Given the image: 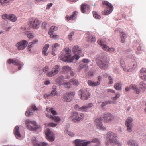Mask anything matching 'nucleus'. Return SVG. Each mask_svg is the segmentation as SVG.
I'll return each instance as SVG.
<instances>
[{
  "label": "nucleus",
  "mask_w": 146,
  "mask_h": 146,
  "mask_svg": "<svg viewBox=\"0 0 146 146\" xmlns=\"http://www.w3.org/2000/svg\"><path fill=\"white\" fill-rule=\"evenodd\" d=\"M114 117L109 113L102 114L100 118H97L95 120L94 122L97 128L100 130H105V128L103 125L101 120H103L105 123H108L112 121Z\"/></svg>",
  "instance_id": "obj_1"
},
{
  "label": "nucleus",
  "mask_w": 146,
  "mask_h": 146,
  "mask_svg": "<svg viewBox=\"0 0 146 146\" xmlns=\"http://www.w3.org/2000/svg\"><path fill=\"white\" fill-rule=\"evenodd\" d=\"M74 143L75 146H99L100 144V141L97 138H94L91 141H87L77 139L74 141Z\"/></svg>",
  "instance_id": "obj_2"
},
{
  "label": "nucleus",
  "mask_w": 146,
  "mask_h": 146,
  "mask_svg": "<svg viewBox=\"0 0 146 146\" xmlns=\"http://www.w3.org/2000/svg\"><path fill=\"white\" fill-rule=\"evenodd\" d=\"M118 135L111 132H109L107 134L106 140L105 141L107 145H110L114 146L118 143Z\"/></svg>",
  "instance_id": "obj_3"
},
{
  "label": "nucleus",
  "mask_w": 146,
  "mask_h": 146,
  "mask_svg": "<svg viewBox=\"0 0 146 146\" xmlns=\"http://www.w3.org/2000/svg\"><path fill=\"white\" fill-rule=\"evenodd\" d=\"M106 57L104 55H100L96 59V62L98 65L102 69H105L108 67Z\"/></svg>",
  "instance_id": "obj_4"
},
{
  "label": "nucleus",
  "mask_w": 146,
  "mask_h": 146,
  "mask_svg": "<svg viewBox=\"0 0 146 146\" xmlns=\"http://www.w3.org/2000/svg\"><path fill=\"white\" fill-rule=\"evenodd\" d=\"M73 52L75 54L74 56L70 58V62H73V60L75 59L78 60L80 58V56H83L84 55V53H82L81 48L77 46L76 45L74 46L72 49Z\"/></svg>",
  "instance_id": "obj_5"
},
{
  "label": "nucleus",
  "mask_w": 146,
  "mask_h": 146,
  "mask_svg": "<svg viewBox=\"0 0 146 146\" xmlns=\"http://www.w3.org/2000/svg\"><path fill=\"white\" fill-rule=\"evenodd\" d=\"M103 4L105 5L106 7L104 10L102 12V14L107 15L111 13L113 9L112 4L107 1H103Z\"/></svg>",
  "instance_id": "obj_6"
},
{
  "label": "nucleus",
  "mask_w": 146,
  "mask_h": 146,
  "mask_svg": "<svg viewBox=\"0 0 146 146\" xmlns=\"http://www.w3.org/2000/svg\"><path fill=\"white\" fill-rule=\"evenodd\" d=\"M25 124L27 128L31 131H35L39 128L37 126L36 123L34 121L27 119L25 121Z\"/></svg>",
  "instance_id": "obj_7"
},
{
  "label": "nucleus",
  "mask_w": 146,
  "mask_h": 146,
  "mask_svg": "<svg viewBox=\"0 0 146 146\" xmlns=\"http://www.w3.org/2000/svg\"><path fill=\"white\" fill-rule=\"evenodd\" d=\"M98 43L104 50L109 52H112L115 50L114 48L112 47L110 48L107 45H105V42L102 40L99 39L98 40Z\"/></svg>",
  "instance_id": "obj_8"
},
{
  "label": "nucleus",
  "mask_w": 146,
  "mask_h": 146,
  "mask_svg": "<svg viewBox=\"0 0 146 146\" xmlns=\"http://www.w3.org/2000/svg\"><path fill=\"white\" fill-rule=\"evenodd\" d=\"M78 94L81 95V98L83 100H85L89 98L90 94L86 89L80 90L79 91Z\"/></svg>",
  "instance_id": "obj_9"
},
{
  "label": "nucleus",
  "mask_w": 146,
  "mask_h": 146,
  "mask_svg": "<svg viewBox=\"0 0 146 146\" xmlns=\"http://www.w3.org/2000/svg\"><path fill=\"white\" fill-rule=\"evenodd\" d=\"M60 68L59 66L56 65L52 68V70L48 72L46 74L47 76L50 77H52L56 75L60 71Z\"/></svg>",
  "instance_id": "obj_10"
},
{
  "label": "nucleus",
  "mask_w": 146,
  "mask_h": 146,
  "mask_svg": "<svg viewBox=\"0 0 146 146\" xmlns=\"http://www.w3.org/2000/svg\"><path fill=\"white\" fill-rule=\"evenodd\" d=\"M7 62L9 64L12 63L14 65L17 66L19 70H20L21 66L23 65V63L19 61L17 59H10L8 60Z\"/></svg>",
  "instance_id": "obj_11"
},
{
  "label": "nucleus",
  "mask_w": 146,
  "mask_h": 146,
  "mask_svg": "<svg viewBox=\"0 0 146 146\" xmlns=\"http://www.w3.org/2000/svg\"><path fill=\"white\" fill-rule=\"evenodd\" d=\"M28 43V42L27 41L23 40L17 43L16 44V46L19 50H22L25 48Z\"/></svg>",
  "instance_id": "obj_12"
},
{
  "label": "nucleus",
  "mask_w": 146,
  "mask_h": 146,
  "mask_svg": "<svg viewBox=\"0 0 146 146\" xmlns=\"http://www.w3.org/2000/svg\"><path fill=\"white\" fill-rule=\"evenodd\" d=\"M74 95V93L72 92H69L64 94L63 95V98L65 102H70L72 100Z\"/></svg>",
  "instance_id": "obj_13"
},
{
  "label": "nucleus",
  "mask_w": 146,
  "mask_h": 146,
  "mask_svg": "<svg viewBox=\"0 0 146 146\" xmlns=\"http://www.w3.org/2000/svg\"><path fill=\"white\" fill-rule=\"evenodd\" d=\"M40 21L37 19H33L30 22V26L33 28H38L40 24Z\"/></svg>",
  "instance_id": "obj_14"
},
{
  "label": "nucleus",
  "mask_w": 146,
  "mask_h": 146,
  "mask_svg": "<svg viewBox=\"0 0 146 146\" xmlns=\"http://www.w3.org/2000/svg\"><path fill=\"white\" fill-rule=\"evenodd\" d=\"M45 135L46 139L49 141L52 142L55 140L54 134L51 133V131L49 129H47L45 131Z\"/></svg>",
  "instance_id": "obj_15"
},
{
  "label": "nucleus",
  "mask_w": 146,
  "mask_h": 146,
  "mask_svg": "<svg viewBox=\"0 0 146 146\" xmlns=\"http://www.w3.org/2000/svg\"><path fill=\"white\" fill-rule=\"evenodd\" d=\"M2 17L4 19H7L13 22H15L17 19L15 16L13 14H5L3 15Z\"/></svg>",
  "instance_id": "obj_16"
},
{
  "label": "nucleus",
  "mask_w": 146,
  "mask_h": 146,
  "mask_svg": "<svg viewBox=\"0 0 146 146\" xmlns=\"http://www.w3.org/2000/svg\"><path fill=\"white\" fill-rule=\"evenodd\" d=\"M70 119L74 122H78L81 121V119L80 118L77 112L74 111L73 112L70 117Z\"/></svg>",
  "instance_id": "obj_17"
},
{
  "label": "nucleus",
  "mask_w": 146,
  "mask_h": 146,
  "mask_svg": "<svg viewBox=\"0 0 146 146\" xmlns=\"http://www.w3.org/2000/svg\"><path fill=\"white\" fill-rule=\"evenodd\" d=\"M31 107L34 110L33 111L32 108H29L27 110L25 113V115L26 116L28 117L29 116L32 115L33 114V112L34 111L38 110V109L37 108L36 106L35 105H32Z\"/></svg>",
  "instance_id": "obj_18"
},
{
  "label": "nucleus",
  "mask_w": 146,
  "mask_h": 146,
  "mask_svg": "<svg viewBox=\"0 0 146 146\" xmlns=\"http://www.w3.org/2000/svg\"><path fill=\"white\" fill-rule=\"evenodd\" d=\"M59 58L61 60L66 62L69 61L70 59V57L66 54L62 53L60 54L59 56Z\"/></svg>",
  "instance_id": "obj_19"
},
{
  "label": "nucleus",
  "mask_w": 146,
  "mask_h": 146,
  "mask_svg": "<svg viewBox=\"0 0 146 146\" xmlns=\"http://www.w3.org/2000/svg\"><path fill=\"white\" fill-rule=\"evenodd\" d=\"M87 41L89 43L94 42L96 41V39L95 36L93 35L88 33L86 37Z\"/></svg>",
  "instance_id": "obj_20"
},
{
  "label": "nucleus",
  "mask_w": 146,
  "mask_h": 146,
  "mask_svg": "<svg viewBox=\"0 0 146 146\" xmlns=\"http://www.w3.org/2000/svg\"><path fill=\"white\" fill-rule=\"evenodd\" d=\"M140 78L142 80H146V69L142 68L140 71Z\"/></svg>",
  "instance_id": "obj_21"
},
{
  "label": "nucleus",
  "mask_w": 146,
  "mask_h": 146,
  "mask_svg": "<svg viewBox=\"0 0 146 146\" xmlns=\"http://www.w3.org/2000/svg\"><path fill=\"white\" fill-rule=\"evenodd\" d=\"M93 106V104L90 103L87 105H84L80 107V111L83 112H86L89 109Z\"/></svg>",
  "instance_id": "obj_22"
},
{
  "label": "nucleus",
  "mask_w": 146,
  "mask_h": 146,
  "mask_svg": "<svg viewBox=\"0 0 146 146\" xmlns=\"http://www.w3.org/2000/svg\"><path fill=\"white\" fill-rule=\"evenodd\" d=\"M19 130V128L18 126H16L15 127L14 130L15 135L16 138L18 139H19V138L21 137Z\"/></svg>",
  "instance_id": "obj_23"
},
{
  "label": "nucleus",
  "mask_w": 146,
  "mask_h": 146,
  "mask_svg": "<svg viewBox=\"0 0 146 146\" xmlns=\"http://www.w3.org/2000/svg\"><path fill=\"white\" fill-rule=\"evenodd\" d=\"M119 31L120 33V36L121 38V41L122 43H123L125 42L126 37V34L121 30H119Z\"/></svg>",
  "instance_id": "obj_24"
},
{
  "label": "nucleus",
  "mask_w": 146,
  "mask_h": 146,
  "mask_svg": "<svg viewBox=\"0 0 146 146\" xmlns=\"http://www.w3.org/2000/svg\"><path fill=\"white\" fill-rule=\"evenodd\" d=\"M81 7V11L83 13H84L86 11L88 10L90 8L89 6L86 4H82Z\"/></svg>",
  "instance_id": "obj_25"
},
{
  "label": "nucleus",
  "mask_w": 146,
  "mask_h": 146,
  "mask_svg": "<svg viewBox=\"0 0 146 146\" xmlns=\"http://www.w3.org/2000/svg\"><path fill=\"white\" fill-rule=\"evenodd\" d=\"M71 68L68 66H63L61 69V71L62 73H67L71 70Z\"/></svg>",
  "instance_id": "obj_26"
},
{
  "label": "nucleus",
  "mask_w": 146,
  "mask_h": 146,
  "mask_svg": "<svg viewBox=\"0 0 146 146\" xmlns=\"http://www.w3.org/2000/svg\"><path fill=\"white\" fill-rule=\"evenodd\" d=\"M49 47V45L48 44H46L43 48L42 53L44 56H47L48 54V52L47 51Z\"/></svg>",
  "instance_id": "obj_27"
},
{
  "label": "nucleus",
  "mask_w": 146,
  "mask_h": 146,
  "mask_svg": "<svg viewBox=\"0 0 146 146\" xmlns=\"http://www.w3.org/2000/svg\"><path fill=\"white\" fill-rule=\"evenodd\" d=\"M87 83L89 86L92 87L99 85L100 84V82L99 81L94 82L91 80H88Z\"/></svg>",
  "instance_id": "obj_28"
},
{
  "label": "nucleus",
  "mask_w": 146,
  "mask_h": 146,
  "mask_svg": "<svg viewBox=\"0 0 146 146\" xmlns=\"http://www.w3.org/2000/svg\"><path fill=\"white\" fill-rule=\"evenodd\" d=\"M127 143L129 146H138L137 143L133 140L127 141Z\"/></svg>",
  "instance_id": "obj_29"
},
{
  "label": "nucleus",
  "mask_w": 146,
  "mask_h": 146,
  "mask_svg": "<svg viewBox=\"0 0 146 146\" xmlns=\"http://www.w3.org/2000/svg\"><path fill=\"white\" fill-rule=\"evenodd\" d=\"M130 88L131 89H133L135 92L136 94H139L140 92L139 90L138 89L137 86L134 84H132L130 85Z\"/></svg>",
  "instance_id": "obj_30"
},
{
  "label": "nucleus",
  "mask_w": 146,
  "mask_h": 146,
  "mask_svg": "<svg viewBox=\"0 0 146 146\" xmlns=\"http://www.w3.org/2000/svg\"><path fill=\"white\" fill-rule=\"evenodd\" d=\"M56 87L55 86H53L52 87L53 90L50 93V97H53L56 94L57 91L56 90Z\"/></svg>",
  "instance_id": "obj_31"
},
{
  "label": "nucleus",
  "mask_w": 146,
  "mask_h": 146,
  "mask_svg": "<svg viewBox=\"0 0 146 146\" xmlns=\"http://www.w3.org/2000/svg\"><path fill=\"white\" fill-rule=\"evenodd\" d=\"M76 16V11H74L73 13L70 16L67 15L66 16V19L68 21L73 19L74 17Z\"/></svg>",
  "instance_id": "obj_32"
},
{
  "label": "nucleus",
  "mask_w": 146,
  "mask_h": 146,
  "mask_svg": "<svg viewBox=\"0 0 146 146\" xmlns=\"http://www.w3.org/2000/svg\"><path fill=\"white\" fill-rule=\"evenodd\" d=\"M46 110L48 112H51L52 114L54 115H56L57 114L56 111L53 110L52 108H46Z\"/></svg>",
  "instance_id": "obj_33"
},
{
  "label": "nucleus",
  "mask_w": 146,
  "mask_h": 146,
  "mask_svg": "<svg viewBox=\"0 0 146 146\" xmlns=\"http://www.w3.org/2000/svg\"><path fill=\"white\" fill-rule=\"evenodd\" d=\"M133 121L132 118L131 117H129L126 120L125 125H132V122Z\"/></svg>",
  "instance_id": "obj_34"
},
{
  "label": "nucleus",
  "mask_w": 146,
  "mask_h": 146,
  "mask_svg": "<svg viewBox=\"0 0 146 146\" xmlns=\"http://www.w3.org/2000/svg\"><path fill=\"white\" fill-rule=\"evenodd\" d=\"M145 82L143 81L140 82L139 85V86L140 88L144 90L146 88V84Z\"/></svg>",
  "instance_id": "obj_35"
},
{
  "label": "nucleus",
  "mask_w": 146,
  "mask_h": 146,
  "mask_svg": "<svg viewBox=\"0 0 146 146\" xmlns=\"http://www.w3.org/2000/svg\"><path fill=\"white\" fill-rule=\"evenodd\" d=\"M60 44L57 43H55L54 45L52 46V50L53 51H56L59 47Z\"/></svg>",
  "instance_id": "obj_36"
},
{
  "label": "nucleus",
  "mask_w": 146,
  "mask_h": 146,
  "mask_svg": "<svg viewBox=\"0 0 146 146\" xmlns=\"http://www.w3.org/2000/svg\"><path fill=\"white\" fill-rule=\"evenodd\" d=\"M58 27H57L55 26H52L50 29L49 31L48 32V33H52L53 32L56 31Z\"/></svg>",
  "instance_id": "obj_37"
},
{
  "label": "nucleus",
  "mask_w": 146,
  "mask_h": 146,
  "mask_svg": "<svg viewBox=\"0 0 146 146\" xmlns=\"http://www.w3.org/2000/svg\"><path fill=\"white\" fill-rule=\"evenodd\" d=\"M64 51L65 52V54L68 55V56L70 57L71 55V50L68 48H66L64 49Z\"/></svg>",
  "instance_id": "obj_38"
},
{
  "label": "nucleus",
  "mask_w": 146,
  "mask_h": 146,
  "mask_svg": "<svg viewBox=\"0 0 146 146\" xmlns=\"http://www.w3.org/2000/svg\"><path fill=\"white\" fill-rule=\"evenodd\" d=\"M32 140L33 144L34 145H37L38 146H40V143H39L38 141L36 139V138L33 137L32 138Z\"/></svg>",
  "instance_id": "obj_39"
},
{
  "label": "nucleus",
  "mask_w": 146,
  "mask_h": 146,
  "mask_svg": "<svg viewBox=\"0 0 146 146\" xmlns=\"http://www.w3.org/2000/svg\"><path fill=\"white\" fill-rule=\"evenodd\" d=\"M26 34L27 37L29 39H33L34 37V35L31 32H27Z\"/></svg>",
  "instance_id": "obj_40"
},
{
  "label": "nucleus",
  "mask_w": 146,
  "mask_h": 146,
  "mask_svg": "<svg viewBox=\"0 0 146 146\" xmlns=\"http://www.w3.org/2000/svg\"><path fill=\"white\" fill-rule=\"evenodd\" d=\"M70 82L73 85L75 86H77L79 84L78 81L76 79H71Z\"/></svg>",
  "instance_id": "obj_41"
},
{
  "label": "nucleus",
  "mask_w": 146,
  "mask_h": 146,
  "mask_svg": "<svg viewBox=\"0 0 146 146\" xmlns=\"http://www.w3.org/2000/svg\"><path fill=\"white\" fill-rule=\"evenodd\" d=\"M93 16L95 18L98 19H100L101 16L100 15H98L95 11H93Z\"/></svg>",
  "instance_id": "obj_42"
},
{
  "label": "nucleus",
  "mask_w": 146,
  "mask_h": 146,
  "mask_svg": "<svg viewBox=\"0 0 146 146\" xmlns=\"http://www.w3.org/2000/svg\"><path fill=\"white\" fill-rule=\"evenodd\" d=\"M53 120L55 121L56 122H59L61 120V119L58 116H53L52 117V119Z\"/></svg>",
  "instance_id": "obj_43"
},
{
  "label": "nucleus",
  "mask_w": 146,
  "mask_h": 146,
  "mask_svg": "<svg viewBox=\"0 0 146 146\" xmlns=\"http://www.w3.org/2000/svg\"><path fill=\"white\" fill-rule=\"evenodd\" d=\"M8 2V1L7 0H0V5L4 6Z\"/></svg>",
  "instance_id": "obj_44"
},
{
  "label": "nucleus",
  "mask_w": 146,
  "mask_h": 146,
  "mask_svg": "<svg viewBox=\"0 0 146 146\" xmlns=\"http://www.w3.org/2000/svg\"><path fill=\"white\" fill-rule=\"evenodd\" d=\"M64 132L66 134H67L70 136H73L74 135L73 133L67 130H65Z\"/></svg>",
  "instance_id": "obj_45"
},
{
  "label": "nucleus",
  "mask_w": 146,
  "mask_h": 146,
  "mask_svg": "<svg viewBox=\"0 0 146 146\" xmlns=\"http://www.w3.org/2000/svg\"><path fill=\"white\" fill-rule=\"evenodd\" d=\"M121 65L122 67L123 68V70L125 71H126V69L125 68V64L124 63V61L122 60H121L120 61Z\"/></svg>",
  "instance_id": "obj_46"
},
{
  "label": "nucleus",
  "mask_w": 146,
  "mask_h": 146,
  "mask_svg": "<svg viewBox=\"0 0 146 146\" xmlns=\"http://www.w3.org/2000/svg\"><path fill=\"white\" fill-rule=\"evenodd\" d=\"M71 85L70 83L69 82H65L64 83V86L66 88H70L71 87Z\"/></svg>",
  "instance_id": "obj_47"
},
{
  "label": "nucleus",
  "mask_w": 146,
  "mask_h": 146,
  "mask_svg": "<svg viewBox=\"0 0 146 146\" xmlns=\"http://www.w3.org/2000/svg\"><path fill=\"white\" fill-rule=\"evenodd\" d=\"M63 78V77L62 76L59 77L56 79V82L59 84H61L62 81V80Z\"/></svg>",
  "instance_id": "obj_48"
},
{
  "label": "nucleus",
  "mask_w": 146,
  "mask_h": 146,
  "mask_svg": "<svg viewBox=\"0 0 146 146\" xmlns=\"http://www.w3.org/2000/svg\"><path fill=\"white\" fill-rule=\"evenodd\" d=\"M127 127V130L129 132H131L132 131V125H126Z\"/></svg>",
  "instance_id": "obj_49"
},
{
  "label": "nucleus",
  "mask_w": 146,
  "mask_h": 146,
  "mask_svg": "<svg viewBox=\"0 0 146 146\" xmlns=\"http://www.w3.org/2000/svg\"><path fill=\"white\" fill-rule=\"evenodd\" d=\"M50 38L54 39H56L58 37V36L56 35H54L52 33L49 34Z\"/></svg>",
  "instance_id": "obj_50"
},
{
  "label": "nucleus",
  "mask_w": 146,
  "mask_h": 146,
  "mask_svg": "<svg viewBox=\"0 0 146 146\" xmlns=\"http://www.w3.org/2000/svg\"><path fill=\"white\" fill-rule=\"evenodd\" d=\"M74 34V32H71L68 35V38L69 40L72 41V36Z\"/></svg>",
  "instance_id": "obj_51"
},
{
  "label": "nucleus",
  "mask_w": 146,
  "mask_h": 146,
  "mask_svg": "<svg viewBox=\"0 0 146 146\" xmlns=\"http://www.w3.org/2000/svg\"><path fill=\"white\" fill-rule=\"evenodd\" d=\"M48 125L52 127H55L57 125V123L51 122L48 123Z\"/></svg>",
  "instance_id": "obj_52"
},
{
  "label": "nucleus",
  "mask_w": 146,
  "mask_h": 146,
  "mask_svg": "<svg viewBox=\"0 0 146 146\" xmlns=\"http://www.w3.org/2000/svg\"><path fill=\"white\" fill-rule=\"evenodd\" d=\"M109 84H111L113 83V80L112 78L110 76H108Z\"/></svg>",
  "instance_id": "obj_53"
},
{
  "label": "nucleus",
  "mask_w": 146,
  "mask_h": 146,
  "mask_svg": "<svg viewBox=\"0 0 146 146\" xmlns=\"http://www.w3.org/2000/svg\"><path fill=\"white\" fill-rule=\"evenodd\" d=\"M85 66L84 64H81L79 65L78 68V70H81Z\"/></svg>",
  "instance_id": "obj_54"
},
{
  "label": "nucleus",
  "mask_w": 146,
  "mask_h": 146,
  "mask_svg": "<svg viewBox=\"0 0 146 146\" xmlns=\"http://www.w3.org/2000/svg\"><path fill=\"white\" fill-rule=\"evenodd\" d=\"M82 62L84 63H88L90 62V60L87 59H84L82 60Z\"/></svg>",
  "instance_id": "obj_55"
},
{
  "label": "nucleus",
  "mask_w": 146,
  "mask_h": 146,
  "mask_svg": "<svg viewBox=\"0 0 146 146\" xmlns=\"http://www.w3.org/2000/svg\"><path fill=\"white\" fill-rule=\"evenodd\" d=\"M109 103V102L108 101H106L103 102L101 104V106L102 107L105 106L106 105Z\"/></svg>",
  "instance_id": "obj_56"
},
{
  "label": "nucleus",
  "mask_w": 146,
  "mask_h": 146,
  "mask_svg": "<svg viewBox=\"0 0 146 146\" xmlns=\"http://www.w3.org/2000/svg\"><path fill=\"white\" fill-rule=\"evenodd\" d=\"M40 143V145L38 146H46L48 144V143L45 142H41L40 143Z\"/></svg>",
  "instance_id": "obj_57"
},
{
  "label": "nucleus",
  "mask_w": 146,
  "mask_h": 146,
  "mask_svg": "<svg viewBox=\"0 0 146 146\" xmlns=\"http://www.w3.org/2000/svg\"><path fill=\"white\" fill-rule=\"evenodd\" d=\"M46 116L49 118H50L51 119H52V117L53 116L51 115L50 113H48L46 114Z\"/></svg>",
  "instance_id": "obj_58"
},
{
  "label": "nucleus",
  "mask_w": 146,
  "mask_h": 146,
  "mask_svg": "<svg viewBox=\"0 0 146 146\" xmlns=\"http://www.w3.org/2000/svg\"><path fill=\"white\" fill-rule=\"evenodd\" d=\"M49 70V68L48 66H46L44 69H43V71L45 73L47 72Z\"/></svg>",
  "instance_id": "obj_59"
},
{
  "label": "nucleus",
  "mask_w": 146,
  "mask_h": 146,
  "mask_svg": "<svg viewBox=\"0 0 146 146\" xmlns=\"http://www.w3.org/2000/svg\"><path fill=\"white\" fill-rule=\"evenodd\" d=\"M74 108L77 110L80 111V107H79V106L77 104L75 105Z\"/></svg>",
  "instance_id": "obj_60"
},
{
  "label": "nucleus",
  "mask_w": 146,
  "mask_h": 146,
  "mask_svg": "<svg viewBox=\"0 0 146 146\" xmlns=\"http://www.w3.org/2000/svg\"><path fill=\"white\" fill-rule=\"evenodd\" d=\"M114 87L116 90H119V83H116L115 84Z\"/></svg>",
  "instance_id": "obj_61"
},
{
  "label": "nucleus",
  "mask_w": 146,
  "mask_h": 146,
  "mask_svg": "<svg viewBox=\"0 0 146 146\" xmlns=\"http://www.w3.org/2000/svg\"><path fill=\"white\" fill-rule=\"evenodd\" d=\"M80 118L81 119V121L82 120L84 117V114L83 113H82L80 114Z\"/></svg>",
  "instance_id": "obj_62"
},
{
  "label": "nucleus",
  "mask_w": 146,
  "mask_h": 146,
  "mask_svg": "<svg viewBox=\"0 0 146 146\" xmlns=\"http://www.w3.org/2000/svg\"><path fill=\"white\" fill-rule=\"evenodd\" d=\"M46 22H43L42 23V27L43 28H45L46 26Z\"/></svg>",
  "instance_id": "obj_63"
},
{
  "label": "nucleus",
  "mask_w": 146,
  "mask_h": 146,
  "mask_svg": "<svg viewBox=\"0 0 146 146\" xmlns=\"http://www.w3.org/2000/svg\"><path fill=\"white\" fill-rule=\"evenodd\" d=\"M108 91L109 92H111L112 93H114L115 92V91L114 90L109 89L108 90Z\"/></svg>",
  "instance_id": "obj_64"
}]
</instances>
